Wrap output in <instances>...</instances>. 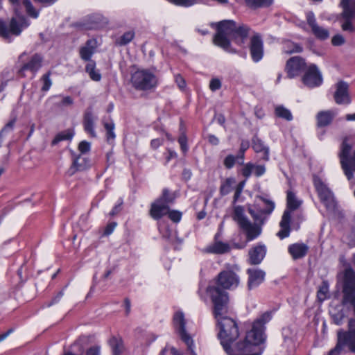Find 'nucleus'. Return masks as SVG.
Instances as JSON below:
<instances>
[{
    "instance_id": "obj_44",
    "label": "nucleus",
    "mask_w": 355,
    "mask_h": 355,
    "mask_svg": "<svg viewBox=\"0 0 355 355\" xmlns=\"http://www.w3.org/2000/svg\"><path fill=\"white\" fill-rule=\"evenodd\" d=\"M237 162L236 157L233 155H228L223 161V164L227 169H231Z\"/></svg>"
},
{
    "instance_id": "obj_63",
    "label": "nucleus",
    "mask_w": 355,
    "mask_h": 355,
    "mask_svg": "<svg viewBox=\"0 0 355 355\" xmlns=\"http://www.w3.org/2000/svg\"><path fill=\"white\" fill-rule=\"evenodd\" d=\"M124 306H125V315H128L130 312V307H131L130 300L128 298H125Z\"/></svg>"
},
{
    "instance_id": "obj_47",
    "label": "nucleus",
    "mask_w": 355,
    "mask_h": 355,
    "mask_svg": "<svg viewBox=\"0 0 355 355\" xmlns=\"http://www.w3.org/2000/svg\"><path fill=\"white\" fill-rule=\"evenodd\" d=\"M80 55L83 60H89V40L85 42V46L80 49Z\"/></svg>"
},
{
    "instance_id": "obj_5",
    "label": "nucleus",
    "mask_w": 355,
    "mask_h": 355,
    "mask_svg": "<svg viewBox=\"0 0 355 355\" xmlns=\"http://www.w3.org/2000/svg\"><path fill=\"white\" fill-rule=\"evenodd\" d=\"M340 264L345 267L344 271L339 275L342 282L343 306L349 305L355 309V271L347 262L344 255L339 257Z\"/></svg>"
},
{
    "instance_id": "obj_31",
    "label": "nucleus",
    "mask_w": 355,
    "mask_h": 355,
    "mask_svg": "<svg viewBox=\"0 0 355 355\" xmlns=\"http://www.w3.org/2000/svg\"><path fill=\"white\" fill-rule=\"evenodd\" d=\"M113 355H121L123 351V343L121 338L112 337L109 340Z\"/></svg>"
},
{
    "instance_id": "obj_52",
    "label": "nucleus",
    "mask_w": 355,
    "mask_h": 355,
    "mask_svg": "<svg viewBox=\"0 0 355 355\" xmlns=\"http://www.w3.org/2000/svg\"><path fill=\"white\" fill-rule=\"evenodd\" d=\"M175 83H177L178 87L181 89H183L186 87V82L184 78L180 74H177L175 76Z\"/></svg>"
},
{
    "instance_id": "obj_6",
    "label": "nucleus",
    "mask_w": 355,
    "mask_h": 355,
    "mask_svg": "<svg viewBox=\"0 0 355 355\" xmlns=\"http://www.w3.org/2000/svg\"><path fill=\"white\" fill-rule=\"evenodd\" d=\"M215 318L218 321L220 331L218 337L220 343L227 354H230L232 349L231 345L239 336V331L237 323L231 318L225 316L227 314L216 315L213 312Z\"/></svg>"
},
{
    "instance_id": "obj_30",
    "label": "nucleus",
    "mask_w": 355,
    "mask_h": 355,
    "mask_svg": "<svg viewBox=\"0 0 355 355\" xmlns=\"http://www.w3.org/2000/svg\"><path fill=\"white\" fill-rule=\"evenodd\" d=\"M175 195L171 192L168 188L162 189V194L156 200L164 205L168 206L174 203Z\"/></svg>"
},
{
    "instance_id": "obj_56",
    "label": "nucleus",
    "mask_w": 355,
    "mask_h": 355,
    "mask_svg": "<svg viewBox=\"0 0 355 355\" xmlns=\"http://www.w3.org/2000/svg\"><path fill=\"white\" fill-rule=\"evenodd\" d=\"M103 127L105 131L114 130V123L112 120L110 121H103Z\"/></svg>"
},
{
    "instance_id": "obj_24",
    "label": "nucleus",
    "mask_w": 355,
    "mask_h": 355,
    "mask_svg": "<svg viewBox=\"0 0 355 355\" xmlns=\"http://www.w3.org/2000/svg\"><path fill=\"white\" fill-rule=\"evenodd\" d=\"M168 206H166L155 200L150 205L149 215L153 219L159 220L162 217L166 216L168 212Z\"/></svg>"
},
{
    "instance_id": "obj_59",
    "label": "nucleus",
    "mask_w": 355,
    "mask_h": 355,
    "mask_svg": "<svg viewBox=\"0 0 355 355\" xmlns=\"http://www.w3.org/2000/svg\"><path fill=\"white\" fill-rule=\"evenodd\" d=\"M178 157L177 153L171 149H168V155L166 157V162H168L171 159L176 158Z\"/></svg>"
},
{
    "instance_id": "obj_50",
    "label": "nucleus",
    "mask_w": 355,
    "mask_h": 355,
    "mask_svg": "<svg viewBox=\"0 0 355 355\" xmlns=\"http://www.w3.org/2000/svg\"><path fill=\"white\" fill-rule=\"evenodd\" d=\"M291 49L287 51L288 53H300L302 51L303 48L300 44L297 43H291L290 44Z\"/></svg>"
},
{
    "instance_id": "obj_34",
    "label": "nucleus",
    "mask_w": 355,
    "mask_h": 355,
    "mask_svg": "<svg viewBox=\"0 0 355 355\" xmlns=\"http://www.w3.org/2000/svg\"><path fill=\"white\" fill-rule=\"evenodd\" d=\"M246 5L252 8L269 7L273 2V0H244Z\"/></svg>"
},
{
    "instance_id": "obj_38",
    "label": "nucleus",
    "mask_w": 355,
    "mask_h": 355,
    "mask_svg": "<svg viewBox=\"0 0 355 355\" xmlns=\"http://www.w3.org/2000/svg\"><path fill=\"white\" fill-rule=\"evenodd\" d=\"M329 283L327 281H323L319 286L317 292V297L320 302H323L327 298L329 293Z\"/></svg>"
},
{
    "instance_id": "obj_40",
    "label": "nucleus",
    "mask_w": 355,
    "mask_h": 355,
    "mask_svg": "<svg viewBox=\"0 0 355 355\" xmlns=\"http://www.w3.org/2000/svg\"><path fill=\"white\" fill-rule=\"evenodd\" d=\"M23 5L26 8L27 14L30 17L33 18H37L38 17L39 12L35 10L30 0H23Z\"/></svg>"
},
{
    "instance_id": "obj_37",
    "label": "nucleus",
    "mask_w": 355,
    "mask_h": 355,
    "mask_svg": "<svg viewBox=\"0 0 355 355\" xmlns=\"http://www.w3.org/2000/svg\"><path fill=\"white\" fill-rule=\"evenodd\" d=\"M135 35V33L133 31H127L116 40V43L121 46H125L134 39Z\"/></svg>"
},
{
    "instance_id": "obj_27",
    "label": "nucleus",
    "mask_w": 355,
    "mask_h": 355,
    "mask_svg": "<svg viewBox=\"0 0 355 355\" xmlns=\"http://www.w3.org/2000/svg\"><path fill=\"white\" fill-rule=\"evenodd\" d=\"M335 117V113L332 110L320 111L316 115L317 126L324 128L329 125Z\"/></svg>"
},
{
    "instance_id": "obj_4",
    "label": "nucleus",
    "mask_w": 355,
    "mask_h": 355,
    "mask_svg": "<svg viewBox=\"0 0 355 355\" xmlns=\"http://www.w3.org/2000/svg\"><path fill=\"white\" fill-rule=\"evenodd\" d=\"M216 28L213 43L227 53H236V50L232 46L231 39L239 46H243L250 33L251 28L244 24L237 25L233 20H223L216 24H211Z\"/></svg>"
},
{
    "instance_id": "obj_48",
    "label": "nucleus",
    "mask_w": 355,
    "mask_h": 355,
    "mask_svg": "<svg viewBox=\"0 0 355 355\" xmlns=\"http://www.w3.org/2000/svg\"><path fill=\"white\" fill-rule=\"evenodd\" d=\"M345 40L344 37L340 34L335 35L331 39V43L334 46H341L344 44Z\"/></svg>"
},
{
    "instance_id": "obj_55",
    "label": "nucleus",
    "mask_w": 355,
    "mask_h": 355,
    "mask_svg": "<svg viewBox=\"0 0 355 355\" xmlns=\"http://www.w3.org/2000/svg\"><path fill=\"white\" fill-rule=\"evenodd\" d=\"M245 152L239 150L237 155L235 156L237 163L239 165H243L244 159H245Z\"/></svg>"
},
{
    "instance_id": "obj_20",
    "label": "nucleus",
    "mask_w": 355,
    "mask_h": 355,
    "mask_svg": "<svg viewBox=\"0 0 355 355\" xmlns=\"http://www.w3.org/2000/svg\"><path fill=\"white\" fill-rule=\"evenodd\" d=\"M78 149L80 154L73 159L71 169L83 171L87 168V158L84 157V154L89 150V142L86 141H81L79 144Z\"/></svg>"
},
{
    "instance_id": "obj_58",
    "label": "nucleus",
    "mask_w": 355,
    "mask_h": 355,
    "mask_svg": "<svg viewBox=\"0 0 355 355\" xmlns=\"http://www.w3.org/2000/svg\"><path fill=\"white\" fill-rule=\"evenodd\" d=\"M73 103V99L70 96L63 97L60 103V106H68Z\"/></svg>"
},
{
    "instance_id": "obj_12",
    "label": "nucleus",
    "mask_w": 355,
    "mask_h": 355,
    "mask_svg": "<svg viewBox=\"0 0 355 355\" xmlns=\"http://www.w3.org/2000/svg\"><path fill=\"white\" fill-rule=\"evenodd\" d=\"M20 24H19L15 18H12L10 22V27L8 28L4 21L0 20V36L8 40L10 42V34L15 35H20L22 28L27 27L29 24L24 16H19Z\"/></svg>"
},
{
    "instance_id": "obj_1",
    "label": "nucleus",
    "mask_w": 355,
    "mask_h": 355,
    "mask_svg": "<svg viewBox=\"0 0 355 355\" xmlns=\"http://www.w3.org/2000/svg\"><path fill=\"white\" fill-rule=\"evenodd\" d=\"M260 199L265 205L264 208H261L257 204L248 205V211L253 218L254 223H252L245 215V209L243 206L237 205L234 207L232 218L240 229L245 232L248 241H252L261 234V226L275 209L274 202L262 197Z\"/></svg>"
},
{
    "instance_id": "obj_32",
    "label": "nucleus",
    "mask_w": 355,
    "mask_h": 355,
    "mask_svg": "<svg viewBox=\"0 0 355 355\" xmlns=\"http://www.w3.org/2000/svg\"><path fill=\"white\" fill-rule=\"evenodd\" d=\"M231 250L230 245L227 243L222 241H215L209 248V252L214 254H225L229 252Z\"/></svg>"
},
{
    "instance_id": "obj_29",
    "label": "nucleus",
    "mask_w": 355,
    "mask_h": 355,
    "mask_svg": "<svg viewBox=\"0 0 355 355\" xmlns=\"http://www.w3.org/2000/svg\"><path fill=\"white\" fill-rule=\"evenodd\" d=\"M329 315L333 320V322L336 325H341L343 320L345 318V314L341 306L332 307L329 310Z\"/></svg>"
},
{
    "instance_id": "obj_61",
    "label": "nucleus",
    "mask_w": 355,
    "mask_h": 355,
    "mask_svg": "<svg viewBox=\"0 0 355 355\" xmlns=\"http://www.w3.org/2000/svg\"><path fill=\"white\" fill-rule=\"evenodd\" d=\"M162 145V141L159 139H154L150 141V146L153 149H157Z\"/></svg>"
},
{
    "instance_id": "obj_57",
    "label": "nucleus",
    "mask_w": 355,
    "mask_h": 355,
    "mask_svg": "<svg viewBox=\"0 0 355 355\" xmlns=\"http://www.w3.org/2000/svg\"><path fill=\"white\" fill-rule=\"evenodd\" d=\"M14 125L15 121H10L2 128V130L0 132L4 134L7 132L12 130Z\"/></svg>"
},
{
    "instance_id": "obj_41",
    "label": "nucleus",
    "mask_w": 355,
    "mask_h": 355,
    "mask_svg": "<svg viewBox=\"0 0 355 355\" xmlns=\"http://www.w3.org/2000/svg\"><path fill=\"white\" fill-rule=\"evenodd\" d=\"M96 63L90 59V79L98 82L101 79V74L99 70L95 69Z\"/></svg>"
},
{
    "instance_id": "obj_7",
    "label": "nucleus",
    "mask_w": 355,
    "mask_h": 355,
    "mask_svg": "<svg viewBox=\"0 0 355 355\" xmlns=\"http://www.w3.org/2000/svg\"><path fill=\"white\" fill-rule=\"evenodd\" d=\"M301 203L302 202L297 200L295 194L292 191H287L286 208L283 213L279 223L280 230L277 233V236L280 239L289 236L291 231V214L300 207Z\"/></svg>"
},
{
    "instance_id": "obj_62",
    "label": "nucleus",
    "mask_w": 355,
    "mask_h": 355,
    "mask_svg": "<svg viewBox=\"0 0 355 355\" xmlns=\"http://www.w3.org/2000/svg\"><path fill=\"white\" fill-rule=\"evenodd\" d=\"M250 147V143L248 140H242L240 145V150L245 152Z\"/></svg>"
},
{
    "instance_id": "obj_36",
    "label": "nucleus",
    "mask_w": 355,
    "mask_h": 355,
    "mask_svg": "<svg viewBox=\"0 0 355 355\" xmlns=\"http://www.w3.org/2000/svg\"><path fill=\"white\" fill-rule=\"evenodd\" d=\"M275 114L277 117L286 121H290L293 120V115L291 111L283 105L277 106L275 109Z\"/></svg>"
},
{
    "instance_id": "obj_14",
    "label": "nucleus",
    "mask_w": 355,
    "mask_h": 355,
    "mask_svg": "<svg viewBox=\"0 0 355 355\" xmlns=\"http://www.w3.org/2000/svg\"><path fill=\"white\" fill-rule=\"evenodd\" d=\"M250 55L254 62H259L264 56V43L261 35L253 32L248 44Z\"/></svg>"
},
{
    "instance_id": "obj_46",
    "label": "nucleus",
    "mask_w": 355,
    "mask_h": 355,
    "mask_svg": "<svg viewBox=\"0 0 355 355\" xmlns=\"http://www.w3.org/2000/svg\"><path fill=\"white\" fill-rule=\"evenodd\" d=\"M221 85H222L221 81L218 78H214L210 80L209 89L212 92H216L220 89Z\"/></svg>"
},
{
    "instance_id": "obj_42",
    "label": "nucleus",
    "mask_w": 355,
    "mask_h": 355,
    "mask_svg": "<svg viewBox=\"0 0 355 355\" xmlns=\"http://www.w3.org/2000/svg\"><path fill=\"white\" fill-rule=\"evenodd\" d=\"M169 219L173 223H178L181 220L182 213L178 210H171L168 208V212L166 214Z\"/></svg>"
},
{
    "instance_id": "obj_54",
    "label": "nucleus",
    "mask_w": 355,
    "mask_h": 355,
    "mask_svg": "<svg viewBox=\"0 0 355 355\" xmlns=\"http://www.w3.org/2000/svg\"><path fill=\"white\" fill-rule=\"evenodd\" d=\"M122 204H123V201L121 200L117 205H116L113 207L112 211L110 212V215L111 216H114L116 215L118 213H119L122 209Z\"/></svg>"
},
{
    "instance_id": "obj_53",
    "label": "nucleus",
    "mask_w": 355,
    "mask_h": 355,
    "mask_svg": "<svg viewBox=\"0 0 355 355\" xmlns=\"http://www.w3.org/2000/svg\"><path fill=\"white\" fill-rule=\"evenodd\" d=\"M348 245L355 247V229L353 228L351 232L347 235Z\"/></svg>"
},
{
    "instance_id": "obj_22",
    "label": "nucleus",
    "mask_w": 355,
    "mask_h": 355,
    "mask_svg": "<svg viewBox=\"0 0 355 355\" xmlns=\"http://www.w3.org/2000/svg\"><path fill=\"white\" fill-rule=\"evenodd\" d=\"M266 254L264 245H257L252 248L248 252V263L250 265H258L261 263Z\"/></svg>"
},
{
    "instance_id": "obj_26",
    "label": "nucleus",
    "mask_w": 355,
    "mask_h": 355,
    "mask_svg": "<svg viewBox=\"0 0 355 355\" xmlns=\"http://www.w3.org/2000/svg\"><path fill=\"white\" fill-rule=\"evenodd\" d=\"M252 147L257 153H262V159L269 160V148L257 135L252 139Z\"/></svg>"
},
{
    "instance_id": "obj_13",
    "label": "nucleus",
    "mask_w": 355,
    "mask_h": 355,
    "mask_svg": "<svg viewBox=\"0 0 355 355\" xmlns=\"http://www.w3.org/2000/svg\"><path fill=\"white\" fill-rule=\"evenodd\" d=\"M314 186L320 201L323 203L327 209L334 211L336 207V202L331 190L320 179L314 180Z\"/></svg>"
},
{
    "instance_id": "obj_21",
    "label": "nucleus",
    "mask_w": 355,
    "mask_h": 355,
    "mask_svg": "<svg viewBox=\"0 0 355 355\" xmlns=\"http://www.w3.org/2000/svg\"><path fill=\"white\" fill-rule=\"evenodd\" d=\"M349 85L346 82L339 81L336 84L334 100L337 104H349L351 99L349 96Z\"/></svg>"
},
{
    "instance_id": "obj_15",
    "label": "nucleus",
    "mask_w": 355,
    "mask_h": 355,
    "mask_svg": "<svg viewBox=\"0 0 355 355\" xmlns=\"http://www.w3.org/2000/svg\"><path fill=\"white\" fill-rule=\"evenodd\" d=\"M302 81L308 87L313 88L319 87L322 83V76L318 67L315 64H311L304 71Z\"/></svg>"
},
{
    "instance_id": "obj_25",
    "label": "nucleus",
    "mask_w": 355,
    "mask_h": 355,
    "mask_svg": "<svg viewBox=\"0 0 355 355\" xmlns=\"http://www.w3.org/2000/svg\"><path fill=\"white\" fill-rule=\"evenodd\" d=\"M309 246L304 243H295L290 245L288 252L293 260L304 258L309 252Z\"/></svg>"
},
{
    "instance_id": "obj_19",
    "label": "nucleus",
    "mask_w": 355,
    "mask_h": 355,
    "mask_svg": "<svg viewBox=\"0 0 355 355\" xmlns=\"http://www.w3.org/2000/svg\"><path fill=\"white\" fill-rule=\"evenodd\" d=\"M248 288L252 290L259 286L265 279L266 272L259 268H248Z\"/></svg>"
},
{
    "instance_id": "obj_35",
    "label": "nucleus",
    "mask_w": 355,
    "mask_h": 355,
    "mask_svg": "<svg viewBox=\"0 0 355 355\" xmlns=\"http://www.w3.org/2000/svg\"><path fill=\"white\" fill-rule=\"evenodd\" d=\"M74 135V131L72 129H67L59 132L52 141L53 145H55L61 141L71 140Z\"/></svg>"
},
{
    "instance_id": "obj_49",
    "label": "nucleus",
    "mask_w": 355,
    "mask_h": 355,
    "mask_svg": "<svg viewBox=\"0 0 355 355\" xmlns=\"http://www.w3.org/2000/svg\"><path fill=\"white\" fill-rule=\"evenodd\" d=\"M253 171L256 177H260L265 173L266 167L264 165H256L254 164Z\"/></svg>"
},
{
    "instance_id": "obj_64",
    "label": "nucleus",
    "mask_w": 355,
    "mask_h": 355,
    "mask_svg": "<svg viewBox=\"0 0 355 355\" xmlns=\"http://www.w3.org/2000/svg\"><path fill=\"white\" fill-rule=\"evenodd\" d=\"M100 349L98 345L90 347V355H100Z\"/></svg>"
},
{
    "instance_id": "obj_10",
    "label": "nucleus",
    "mask_w": 355,
    "mask_h": 355,
    "mask_svg": "<svg viewBox=\"0 0 355 355\" xmlns=\"http://www.w3.org/2000/svg\"><path fill=\"white\" fill-rule=\"evenodd\" d=\"M340 5L343 8L340 20L343 31L354 32L352 21L355 19V0H341Z\"/></svg>"
},
{
    "instance_id": "obj_11",
    "label": "nucleus",
    "mask_w": 355,
    "mask_h": 355,
    "mask_svg": "<svg viewBox=\"0 0 355 355\" xmlns=\"http://www.w3.org/2000/svg\"><path fill=\"white\" fill-rule=\"evenodd\" d=\"M173 324L180 338L187 345V349L190 352L191 355H196L193 349L194 345L193 339L187 332L186 321L184 313L182 311H178L175 313L173 316Z\"/></svg>"
},
{
    "instance_id": "obj_28",
    "label": "nucleus",
    "mask_w": 355,
    "mask_h": 355,
    "mask_svg": "<svg viewBox=\"0 0 355 355\" xmlns=\"http://www.w3.org/2000/svg\"><path fill=\"white\" fill-rule=\"evenodd\" d=\"M108 24V19L102 14L98 12H94L90 15V30L102 29L107 26Z\"/></svg>"
},
{
    "instance_id": "obj_9",
    "label": "nucleus",
    "mask_w": 355,
    "mask_h": 355,
    "mask_svg": "<svg viewBox=\"0 0 355 355\" xmlns=\"http://www.w3.org/2000/svg\"><path fill=\"white\" fill-rule=\"evenodd\" d=\"M19 62L20 67L17 72L18 75L24 78L26 76V72L28 71L32 74L31 78H33L42 67L43 57L39 53L28 55L26 53H23L19 57Z\"/></svg>"
},
{
    "instance_id": "obj_51",
    "label": "nucleus",
    "mask_w": 355,
    "mask_h": 355,
    "mask_svg": "<svg viewBox=\"0 0 355 355\" xmlns=\"http://www.w3.org/2000/svg\"><path fill=\"white\" fill-rule=\"evenodd\" d=\"M116 226V222H111L108 223L106 227H105L103 235L104 236H109L114 231L115 227Z\"/></svg>"
},
{
    "instance_id": "obj_2",
    "label": "nucleus",
    "mask_w": 355,
    "mask_h": 355,
    "mask_svg": "<svg viewBox=\"0 0 355 355\" xmlns=\"http://www.w3.org/2000/svg\"><path fill=\"white\" fill-rule=\"evenodd\" d=\"M240 284L239 275L232 270H223L209 283L206 293L209 297L216 315L227 314L230 295L227 290L236 289Z\"/></svg>"
},
{
    "instance_id": "obj_43",
    "label": "nucleus",
    "mask_w": 355,
    "mask_h": 355,
    "mask_svg": "<svg viewBox=\"0 0 355 355\" xmlns=\"http://www.w3.org/2000/svg\"><path fill=\"white\" fill-rule=\"evenodd\" d=\"M254 164L252 162H248L245 164H243V167L241 169V174L245 178L248 179L253 171Z\"/></svg>"
},
{
    "instance_id": "obj_45",
    "label": "nucleus",
    "mask_w": 355,
    "mask_h": 355,
    "mask_svg": "<svg viewBox=\"0 0 355 355\" xmlns=\"http://www.w3.org/2000/svg\"><path fill=\"white\" fill-rule=\"evenodd\" d=\"M178 143L180 144L181 150L185 155L189 150L187 136L184 134L180 135L178 138Z\"/></svg>"
},
{
    "instance_id": "obj_8",
    "label": "nucleus",
    "mask_w": 355,
    "mask_h": 355,
    "mask_svg": "<svg viewBox=\"0 0 355 355\" xmlns=\"http://www.w3.org/2000/svg\"><path fill=\"white\" fill-rule=\"evenodd\" d=\"M131 83L137 90L148 91L157 87L159 79L148 69H139L132 75Z\"/></svg>"
},
{
    "instance_id": "obj_16",
    "label": "nucleus",
    "mask_w": 355,
    "mask_h": 355,
    "mask_svg": "<svg viewBox=\"0 0 355 355\" xmlns=\"http://www.w3.org/2000/svg\"><path fill=\"white\" fill-rule=\"evenodd\" d=\"M352 150V146L346 141H343L341 146V151L339 154L342 169L348 180L353 178V170L352 166V156H349Z\"/></svg>"
},
{
    "instance_id": "obj_33",
    "label": "nucleus",
    "mask_w": 355,
    "mask_h": 355,
    "mask_svg": "<svg viewBox=\"0 0 355 355\" xmlns=\"http://www.w3.org/2000/svg\"><path fill=\"white\" fill-rule=\"evenodd\" d=\"M236 183V180L234 178H227L221 182L219 192L221 196H225L229 194L232 191V186Z\"/></svg>"
},
{
    "instance_id": "obj_18",
    "label": "nucleus",
    "mask_w": 355,
    "mask_h": 355,
    "mask_svg": "<svg viewBox=\"0 0 355 355\" xmlns=\"http://www.w3.org/2000/svg\"><path fill=\"white\" fill-rule=\"evenodd\" d=\"M306 19L307 24L311 28L312 33L317 39L326 40L329 38V31L318 24L315 15L312 11H309L306 13Z\"/></svg>"
},
{
    "instance_id": "obj_17",
    "label": "nucleus",
    "mask_w": 355,
    "mask_h": 355,
    "mask_svg": "<svg viewBox=\"0 0 355 355\" xmlns=\"http://www.w3.org/2000/svg\"><path fill=\"white\" fill-rule=\"evenodd\" d=\"M305 60L300 56H294L289 58L286 64L285 70L288 78H293L300 76L306 69Z\"/></svg>"
},
{
    "instance_id": "obj_3",
    "label": "nucleus",
    "mask_w": 355,
    "mask_h": 355,
    "mask_svg": "<svg viewBox=\"0 0 355 355\" xmlns=\"http://www.w3.org/2000/svg\"><path fill=\"white\" fill-rule=\"evenodd\" d=\"M272 319V312L266 311L255 319L244 340L236 343L228 355H261L265 349L267 335L266 324Z\"/></svg>"
},
{
    "instance_id": "obj_60",
    "label": "nucleus",
    "mask_w": 355,
    "mask_h": 355,
    "mask_svg": "<svg viewBox=\"0 0 355 355\" xmlns=\"http://www.w3.org/2000/svg\"><path fill=\"white\" fill-rule=\"evenodd\" d=\"M208 141L214 146H217L219 144V139L218 137H216L214 135H208Z\"/></svg>"
},
{
    "instance_id": "obj_39",
    "label": "nucleus",
    "mask_w": 355,
    "mask_h": 355,
    "mask_svg": "<svg viewBox=\"0 0 355 355\" xmlns=\"http://www.w3.org/2000/svg\"><path fill=\"white\" fill-rule=\"evenodd\" d=\"M51 75V71H49V72L44 73V75H42V77L40 78V81L42 83V87H41V91L43 92H48L52 85L53 83L50 78Z\"/></svg>"
},
{
    "instance_id": "obj_23",
    "label": "nucleus",
    "mask_w": 355,
    "mask_h": 355,
    "mask_svg": "<svg viewBox=\"0 0 355 355\" xmlns=\"http://www.w3.org/2000/svg\"><path fill=\"white\" fill-rule=\"evenodd\" d=\"M73 350L77 353L67 352L63 355H89V338L87 336L80 337L73 344Z\"/></svg>"
}]
</instances>
